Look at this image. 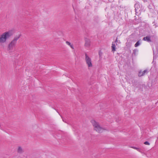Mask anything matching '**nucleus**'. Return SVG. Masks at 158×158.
<instances>
[{
  "mask_svg": "<svg viewBox=\"0 0 158 158\" xmlns=\"http://www.w3.org/2000/svg\"><path fill=\"white\" fill-rule=\"evenodd\" d=\"M12 35L13 33L11 31H6L3 33L0 37V43H4L5 42L6 40Z\"/></svg>",
  "mask_w": 158,
  "mask_h": 158,
  "instance_id": "1",
  "label": "nucleus"
},
{
  "mask_svg": "<svg viewBox=\"0 0 158 158\" xmlns=\"http://www.w3.org/2000/svg\"><path fill=\"white\" fill-rule=\"evenodd\" d=\"M20 37V35H18L15 37L13 40L8 45V49L9 50H12L15 46L17 43V40Z\"/></svg>",
  "mask_w": 158,
  "mask_h": 158,
  "instance_id": "2",
  "label": "nucleus"
},
{
  "mask_svg": "<svg viewBox=\"0 0 158 158\" xmlns=\"http://www.w3.org/2000/svg\"><path fill=\"white\" fill-rule=\"evenodd\" d=\"M91 122L94 127V129L97 132L99 133L102 132V129L98 123L94 120L91 121Z\"/></svg>",
  "mask_w": 158,
  "mask_h": 158,
  "instance_id": "3",
  "label": "nucleus"
},
{
  "mask_svg": "<svg viewBox=\"0 0 158 158\" xmlns=\"http://www.w3.org/2000/svg\"><path fill=\"white\" fill-rule=\"evenodd\" d=\"M85 60L86 64L89 67H92V64L91 58L85 53Z\"/></svg>",
  "mask_w": 158,
  "mask_h": 158,
  "instance_id": "4",
  "label": "nucleus"
},
{
  "mask_svg": "<svg viewBox=\"0 0 158 158\" xmlns=\"http://www.w3.org/2000/svg\"><path fill=\"white\" fill-rule=\"evenodd\" d=\"M135 7L136 14L137 15V14L140 12L141 10L140 6L138 3H137L135 5Z\"/></svg>",
  "mask_w": 158,
  "mask_h": 158,
  "instance_id": "5",
  "label": "nucleus"
},
{
  "mask_svg": "<svg viewBox=\"0 0 158 158\" xmlns=\"http://www.w3.org/2000/svg\"><path fill=\"white\" fill-rule=\"evenodd\" d=\"M85 47L89 48L90 45L91 41L89 39L85 38Z\"/></svg>",
  "mask_w": 158,
  "mask_h": 158,
  "instance_id": "6",
  "label": "nucleus"
},
{
  "mask_svg": "<svg viewBox=\"0 0 158 158\" xmlns=\"http://www.w3.org/2000/svg\"><path fill=\"white\" fill-rule=\"evenodd\" d=\"M143 40L144 41H147L148 42H152L151 40V37L149 36H147L143 38Z\"/></svg>",
  "mask_w": 158,
  "mask_h": 158,
  "instance_id": "7",
  "label": "nucleus"
},
{
  "mask_svg": "<svg viewBox=\"0 0 158 158\" xmlns=\"http://www.w3.org/2000/svg\"><path fill=\"white\" fill-rule=\"evenodd\" d=\"M17 152L19 153H22L24 152V151L21 147H19L17 150Z\"/></svg>",
  "mask_w": 158,
  "mask_h": 158,
  "instance_id": "8",
  "label": "nucleus"
},
{
  "mask_svg": "<svg viewBox=\"0 0 158 158\" xmlns=\"http://www.w3.org/2000/svg\"><path fill=\"white\" fill-rule=\"evenodd\" d=\"M141 44V40H139L135 44V47H137L139 46V45H140Z\"/></svg>",
  "mask_w": 158,
  "mask_h": 158,
  "instance_id": "9",
  "label": "nucleus"
},
{
  "mask_svg": "<svg viewBox=\"0 0 158 158\" xmlns=\"http://www.w3.org/2000/svg\"><path fill=\"white\" fill-rule=\"evenodd\" d=\"M112 48V51L113 52H114L115 51V43L114 42H113L111 46Z\"/></svg>",
  "mask_w": 158,
  "mask_h": 158,
  "instance_id": "10",
  "label": "nucleus"
},
{
  "mask_svg": "<svg viewBox=\"0 0 158 158\" xmlns=\"http://www.w3.org/2000/svg\"><path fill=\"white\" fill-rule=\"evenodd\" d=\"M66 43L68 45H69L71 48L73 49H74V47L73 44H71V43L68 41H66Z\"/></svg>",
  "mask_w": 158,
  "mask_h": 158,
  "instance_id": "11",
  "label": "nucleus"
},
{
  "mask_svg": "<svg viewBox=\"0 0 158 158\" xmlns=\"http://www.w3.org/2000/svg\"><path fill=\"white\" fill-rule=\"evenodd\" d=\"M142 72V74L141 75L144 76L145 74H147L148 73V71L147 70H145L143 72Z\"/></svg>",
  "mask_w": 158,
  "mask_h": 158,
  "instance_id": "12",
  "label": "nucleus"
},
{
  "mask_svg": "<svg viewBox=\"0 0 158 158\" xmlns=\"http://www.w3.org/2000/svg\"><path fill=\"white\" fill-rule=\"evenodd\" d=\"M138 51V50L137 49H135L133 50V54H134L135 55L136 52Z\"/></svg>",
  "mask_w": 158,
  "mask_h": 158,
  "instance_id": "13",
  "label": "nucleus"
},
{
  "mask_svg": "<svg viewBox=\"0 0 158 158\" xmlns=\"http://www.w3.org/2000/svg\"><path fill=\"white\" fill-rule=\"evenodd\" d=\"M131 148H133V149H136V150H137V151H139V152L140 151H139V150H140L139 149V148H137L135 147H131Z\"/></svg>",
  "mask_w": 158,
  "mask_h": 158,
  "instance_id": "14",
  "label": "nucleus"
},
{
  "mask_svg": "<svg viewBox=\"0 0 158 158\" xmlns=\"http://www.w3.org/2000/svg\"><path fill=\"white\" fill-rule=\"evenodd\" d=\"M142 74V72L141 71H140L139 73V74H138V76L139 77H141V76H143V75H141Z\"/></svg>",
  "mask_w": 158,
  "mask_h": 158,
  "instance_id": "15",
  "label": "nucleus"
},
{
  "mask_svg": "<svg viewBox=\"0 0 158 158\" xmlns=\"http://www.w3.org/2000/svg\"><path fill=\"white\" fill-rule=\"evenodd\" d=\"M144 143L146 145H150V143L148 141H146V142H144Z\"/></svg>",
  "mask_w": 158,
  "mask_h": 158,
  "instance_id": "16",
  "label": "nucleus"
},
{
  "mask_svg": "<svg viewBox=\"0 0 158 158\" xmlns=\"http://www.w3.org/2000/svg\"><path fill=\"white\" fill-rule=\"evenodd\" d=\"M63 121L64 122H65V123H66V120L65 119H63Z\"/></svg>",
  "mask_w": 158,
  "mask_h": 158,
  "instance_id": "17",
  "label": "nucleus"
},
{
  "mask_svg": "<svg viewBox=\"0 0 158 158\" xmlns=\"http://www.w3.org/2000/svg\"><path fill=\"white\" fill-rule=\"evenodd\" d=\"M117 39H116V40H115V42H117Z\"/></svg>",
  "mask_w": 158,
  "mask_h": 158,
  "instance_id": "18",
  "label": "nucleus"
}]
</instances>
